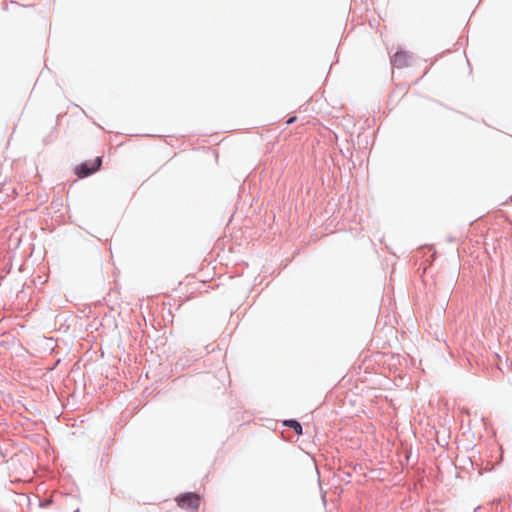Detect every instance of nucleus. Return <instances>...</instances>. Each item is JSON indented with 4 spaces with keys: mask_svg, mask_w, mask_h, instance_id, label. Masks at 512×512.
<instances>
[{
    "mask_svg": "<svg viewBox=\"0 0 512 512\" xmlns=\"http://www.w3.org/2000/svg\"><path fill=\"white\" fill-rule=\"evenodd\" d=\"M176 502L180 508L196 512L199 509L201 497L198 494L189 492L178 496Z\"/></svg>",
    "mask_w": 512,
    "mask_h": 512,
    "instance_id": "f257e3e1",
    "label": "nucleus"
},
{
    "mask_svg": "<svg viewBox=\"0 0 512 512\" xmlns=\"http://www.w3.org/2000/svg\"><path fill=\"white\" fill-rule=\"evenodd\" d=\"M101 158L96 157L94 160L85 162L76 167V174L79 178L87 177L96 172L101 166Z\"/></svg>",
    "mask_w": 512,
    "mask_h": 512,
    "instance_id": "f03ea898",
    "label": "nucleus"
},
{
    "mask_svg": "<svg viewBox=\"0 0 512 512\" xmlns=\"http://www.w3.org/2000/svg\"><path fill=\"white\" fill-rule=\"evenodd\" d=\"M392 65L396 68L408 67L412 62V56L407 51H398L392 57Z\"/></svg>",
    "mask_w": 512,
    "mask_h": 512,
    "instance_id": "7ed1b4c3",
    "label": "nucleus"
},
{
    "mask_svg": "<svg viewBox=\"0 0 512 512\" xmlns=\"http://www.w3.org/2000/svg\"><path fill=\"white\" fill-rule=\"evenodd\" d=\"M284 425L292 428L296 434L301 435L302 434V426L300 423L296 420H286L284 421Z\"/></svg>",
    "mask_w": 512,
    "mask_h": 512,
    "instance_id": "20e7f679",
    "label": "nucleus"
},
{
    "mask_svg": "<svg viewBox=\"0 0 512 512\" xmlns=\"http://www.w3.org/2000/svg\"><path fill=\"white\" fill-rule=\"evenodd\" d=\"M296 121V117L295 116H292L290 117L288 120H287V124L290 125L292 123H294Z\"/></svg>",
    "mask_w": 512,
    "mask_h": 512,
    "instance_id": "39448f33",
    "label": "nucleus"
}]
</instances>
